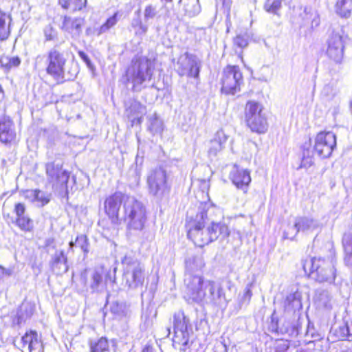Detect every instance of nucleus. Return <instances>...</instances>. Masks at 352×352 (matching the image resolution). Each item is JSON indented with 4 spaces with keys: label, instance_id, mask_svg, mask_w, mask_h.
Instances as JSON below:
<instances>
[{
    "label": "nucleus",
    "instance_id": "nucleus-52",
    "mask_svg": "<svg viewBox=\"0 0 352 352\" xmlns=\"http://www.w3.org/2000/svg\"><path fill=\"white\" fill-rule=\"evenodd\" d=\"M14 212L17 216V218L25 216V205L21 203L16 204L14 207Z\"/></svg>",
    "mask_w": 352,
    "mask_h": 352
},
{
    "label": "nucleus",
    "instance_id": "nucleus-1",
    "mask_svg": "<svg viewBox=\"0 0 352 352\" xmlns=\"http://www.w3.org/2000/svg\"><path fill=\"white\" fill-rule=\"evenodd\" d=\"M187 294L196 302H204L219 308H226L227 299L221 282L204 280L203 276H190L187 279Z\"/></svg>",
    "mask_w": 352,
    "mask_h": 352
},
{
    "label": "nucleus",
    "instance_id": "nucleus-32",
    "mask_svg": "<svg viewBox=\"0 0 352 352\" xmlns=\"http://www.w3.org/2000/svg\"><path fill=\"white\" fill-rule=\"evenodd\" d=\"M179 3L183 6L184 14L189 17L197 16L201 11L199 0H179Z\"/></svg>",
    "mask_w": 352,
    "mask_h": 352
},
{
    "label": "nucleus",
    "instance_id": "nucleus-23",
    "mask_svg": "<svg viewBox=\"0 0 352 352\" xmlns=\"http://www.w3.org/2000/svg\"><path fill=\"white\" fill-rule=\"evenodd\" d=\"M204 266V263L201 257L195 256L190 257L186 260V273L184 278V283L187 287L186 279L188 276H202L199 272Z\"/></svg>",
    "mask_w": 352,
    "mask_h": 352
},
{
    "label": "nucleus",
    "instance_id": "nucleus-62",
    "mask_svg": "<svg viewBox=\"0 0 352 352\" xmlns=\"http://www.w3.org/2000/svg\"><path fill=\"white\" fill-rule=\"evenodd\" d=\"M0 274L1 275H10V272L9 270L5 269L4 267L0 266Z\"/></svg>",
    "mask_w": 352,
    "mask_h": 352
},
{
    "label": "nucleus",
    "instance_id": "nucleus-8",
    "mask_svg": "<svg viewBox=\"0 0 352 352\" xmlns=\"http://www.w3.org/2000/svg\"><path fill=\"white\" fill-rule=\"evenodd\" d=\"M122 284L131 289L142 288L145 280L144 266L132 252L122 258Z\"/></svg>",
    "mask_w": 352,
    "mask_h": 352
},
{
    "label": "nucleus",
    "instance_id": "nucleus-17",
    "mask_svg": "<svg viewBox=\"0 0 352 352\" xmlns=\"http://www.w3.org/2000/svg\"><path fill=\"white\" fill-rule=\"evenodd\" d=\"M202 62L197 55L186 52L180 56L177 62L176 72L180 76L199 78Z\"/></svg>",
    "mask_w": 352,
    "mask_h": 352
},
{
    "label": "nucleus",
    "instance_id": "nucleus-60",
    "mask_svg": "<svg viewBox=\"0 0 352 352\" xmlns=\"http://www.w3.org/2000/svg\"><path fill=\"white\" fill-rule=\"evenodd\" d=\"M114 23H103L102 25H101L100 30L98 32V35H100V34L106 32L108 30L112 25Z\"/></svg>",
    "mask_w": 352,
    "mask_h": 352
},
{
    "label": "nucleus",
    "instance_id": "nucleus-39",
    "mask_svg": "<svg viewBox=\"0 0 352 352\" xmlns=\"http://www.w3.org/2000/svg\"><path fill=\"white\" fill-rule=\"evenodd\" d=\"M283 0H265L264 9L266 12L278 14V12L282 8Z\"/></svg>",
    "mask_w": 352,
    "mask_h": 352
},
{
    "label": "nucleus",
    "instance_id": "nucleus-38",
    "mask_svg": "<svg viewBox=\"0 0 352 352\" xmlns=\"http://www.w3.org/2000/svg\"><path fill=\"white\" fill-rule=\"evenodd\" d=\"M16 224L21 230L25 232H30L34 228L33 221L26 215L16 218Z\"/></svg>",
    "mask_w": 352,
    "mask_h": 352
},
{
    "label": "nucleus",
    "instance_id": "nucleus-63",
    "mask_svg": "<svg viewBox=\"0 0 352 352\" xmlns=\"http://www.w3.org/2000/svg\"><path fill=\"white\" fill-rule=\"evenodd\" d=\"M309 25L310 23H304L302 25L300 26V30L307 29L309 30V32H311V30L313 28V27L310 26Z\"/></svg>",
    "mask_w": 352,
    "mask_h": 352
},
{
    "label": "nucleus",
    "instance_id": "nucleus-47",
    "mask_svg": "<svg viewBox=\"0 0 352 352\" xmlns=\"http://www.w3.org/2000/svg\"><path fill=\"white\" fill-rule=\"evenodd\" d=\"M299 232L300 231L298 230L296 226V222L294 221L293 225L289 224L287 226V229L284 231L283 236L285 239H293Z\"/></svg>",
    "mask_w": 352,
    "mask_h": 352
},
{
    "label": "nucleus",
    "instance_id": "nucleus-45",
    "mask_svg": "<svg viewBox=\"0 0 352 352\" xmlns=\"http://www.w3.org/2000/svg\"><path fill=\"white\" fill-rule=\"evenodd\" d=\"M302 19L306 22H317L318 15L312 8L306 7L305 8L304 16H302Z\"/></svg>",
    "mask_w": 352,
    "mask_h": 352
},
{
    "label": "nucleus",
    "instance_id": "nucleus-12",
    "mask_svg": "<svg viewBox=\"0 0 352 352\" xmlns=\"http://www.w3.org/2000/svg\"><path fill=\"white\" fill-rule=\"evenodd\" d=\"M245 120L252 132L264 133L268 128L267 118L261 104L248 101L245 108Z\"/></svg>",
    "mask_w": 352,
    "mask_h": 352
},
{
    "label": "nucleus",
    "instance_id": "nucleus-56",
    "mask_svg": "<svg viewBox=\"0 0 352 352\" xmlns=\"http://www.w3.org/2000/svg\"><path fill=\"white\" fill-rule=\"evenodd\" d=\"M0 66L5 70H10L9 56H3L0 58Z\"/></svg>",
    "mask_w": 352,
    "mask_h": 352
},
{
    "label": "nucleus",
    "instance_id": "nucleus-49",
    "mask_svg": "<svg viewBox=\"0 0 352 352\" xmlns=\"http://www.w3.org/2000/svg\"><path fill=\"white\" fill-rule=\"evenodd\" d=\"M78 54L80 56V58L85 62L87 67L91 71L95 70V67H94V64L91 63L90 58H89V56H87V54L85 52H84L83 51L79 50L78 52Z\"/></svg>",
    "mask_w": 352,
    "mask_h": 352
},
{
    "label": "nucleus",
    "instance_id": "nucleus-50",
    "mask_svg": "<svg viewBox=\"0 0 352 352\" xmlns=\"http://www.w3.org/2000/svg\"><path fill=\"white\" fill-rule=\"evenodd\" d=\"M10 23H0V40L6 39L10 34Z\"/></svg>",
    "mask_w": 352,
    "mask_h": 352
},
{
    "label": "nucleus",
    "instance_id": "nucleus-48",
    "mask_svg": "<svg viewBox=\"0 0 352 352\" xmlns=\"http://www.w3.org/2000/svg\"><path fill=\"white\" fill-rule=\"evenodd\" d=\"M336 88L333 83L325 85L322 90V95L327 98H333L336 95Z\"/></svg>",
    "mask_w": 352,
    "mask_h": 352
},
{
    "label": "nucleus",
    "instance_id": "nucleus-3",
    "mask_svg": "<svg viewBox=\"0 0 352 352\" xmlns=\"http://www.w3.org/2000/svg\"><path fill=\"white\" fill-rule=\"evenodd\" d=\"M154 60L146 56H135L126 70L123 80L133 91L139 92L147 87L153 76Z\"/></svg>",
    "mask_w": 352,
    "mask_h": 352
},
{
    "label": "nucleus",
    "instance_id": "nucleus-36",
    "mask_svg": "<svg viewBox=\"0 0 352 352\" xmlns=\"http://www.w3.org/2000/svg\"><path fill=\"white\" fill-rule=\"evenodd\" d=\"M110 311L115 317L122 318L126 316L128 309L123 302H113L110 306Z\"/></svg>",
    "mask_w": 352,
    "mask_h": 352
},
{
    "label": "nucleus",
    "instance_id": "nucleus-40",
    "mask_svg": "<svg viewBox=\"0 0 352 352\" xmlns=\"http://www.w3.org/2000/svg\"><path fill=\"white\" fill-rule=\"evenodd\" d=\"M45 41H58V30L50 23L45 26L43 30Z\"/></svg>",
    "mask_w": 352,
    "mask_h": 352
},
{
    "label": "nucleus",
    "instance_id": "nucleus-5",
    "mask_svg": "<svg viewBox=\"0 0 352 352\" xmlns=\"http://www.w3.org/2000/svg\"><path fill=\"white\" fill-rule=\"evenodd\" d=\"M147 220L146 208L144 204L133 197H126L123 203L122 221L131 231H141Z\"/></svg>",
    "mask_w": 352,
    "mask_h": 352
},
{
    "label": "nucleus",
    "instance_id": "nucleus-30",
    "mask_svg": "<svg viewBox=\"0 0 352 352\" xmlns=\"http://www.w3.org/2000/svg\"><path fill=\"white\" fill-rule=\"evenodd\" d=\"M333 340L349 339L351 335V327L347 323L343 322L338 327H332L329 336Z\"/></svg>",
    "mask_w": 352,
    "mask_h": 352
},
{
    "label": "nucleus",
    "instance_id": "nucleus-6",
    "mask_svg": "<svg viewBox=\"0 0 352 352\" xmlns=\"http://www.w3.org/2000/svg\"><path fill=\"white\" fill-rule=\"evenodd\" d=\"M47 73L57 80H71L76 76V69L68 67L67 54L56 45L47 53Z\"/></svg>",
    "mask_w": 352,
    "mask_h": 352
},
{
    "label": "nucleus",
    "instance_id": "nucleus-46",
    "mask_svg": "<svg viewBox=\"0 0 352 352\" xmlns=\"http://www.w3.org/2000/svg\"><path fill=\"white\" fill-rule=\"evenodd\" d=\"M274 352H289V341L287 340H276Z\"/></svg>",
    "mask_w": 352,
    "mask_h": 352
},
{
    "label": "nucleus",
    "instance_id": "nucleus-64",
    "mask_svg": "<svg viewBox=\"0 0 352 352\" xmlns=\"http://www.w3.org/2000/svg\"><path fill=\"white\" fill-rule=\"evenodd\" d=\"M74 247H77L76 243V241H71L69 242V250L70 251H73Z\"/></svg>",
    "mask_w": 352,
    "mask_h": 352
},
{
    "label": "nucleus",
    "instance_id": "nucleus-35",
    "mask_svg": "<svg viewBox=\"0 0 352 352\" xmlns=\"http://www.w3.org/2000/svg\"><path fill=\"white\" fill-rule=\"evenodd\" d=\"M252 38L253 34L252 31L247 30L245 32H241L236 34V37L234 38V44L239 48L243 49L248 45L249 40Z\"/></svg>",
    "mask_w": 352,
    "mask_h": 352
},
{
    "label": "nucleus",
    "instance_id": "nucleus-53",
    "mask_svg": "<svg viewBox=\"0 0 352 352\" xmlns=\"http://www.w3.org/2000/svg\"><path fill=\"white\" fill-rule=\"evenodd\" d=\"M133 28L136 34H144L147 30L145 23H134Z\"/></svg>",
    "mask_w": 352,
    "mask_h": 352
},
{
    "label": "nucleus",
    "instance_id": "nucleus-20",
    "mask_svg": "<svg viewBox=\"0 0 352 352\" xmlns=\"http://www.w3.org/2000/svg\"><path fill=\"white\" fill-rule=\"evenodd\" d=\"M125 114L131 122V125L140 124L142 116L146 113V107L135 100H131L125 103Z\"/></svg>",
    "mask_w": 352,
    "mask_h": 352
},
{
    "label": "nucleus",
    "instance_id": "nucleus-2",
    "mask_svg": "<svg viewBox=\"0 0 352 352\" xmlns=\"http://www.w3.org/2000/svg\"><path fill=\"white\" fill-rule=\"evenodd\" d=\"M206 218L207 214L204 209L198 212L195 218L187 213L186 227L188 237L199 247L209 244L219 236L224 239L230 234L228 227L224 223H212L210 226L205 228Z\"/></svg>",
    "mask_w": 352,
    "mask_h": 352
},
{
    "label": "nucleus",
    "instance_id": "nucleus-9",
    "mask_svg": "<svg viewBox=\"0 0 352 352\" xmlns=\"http://www.w3.org/2000/svg\"><path fill=\"white\" fill-rule=\"evenodd\" d=\"M173 345L181 352H192V341L190 342V334H192V327L190 320L182 311H179L173 315Z\"/></svg>",
    "mask_w": 352,
    "mask_h": 352
},
{
    "label": "nucleus",
    "instance_id": "nucleus-21",
    "mask_svg": "<svg viewBox=\"0 0 352 352\" xmlns=\"http://www.w3.org/2000/svg\"><path fill=\"white\" fill-rule=\"evenodd\" d=\"M16 136L14 124L12 120L7 116L0 119V142L3 144L12 142Z\"/></svg>",
    "mask_w": 352,
    "mask_h": 352
},
{
    "label": "nucleus",
    "instance_id": "nucleus-37",
    "mask_svg": "<svg viewBox=\"0 0 352 352\" xmlns=\"http://www.w3.org/2000/svg\"><path fill=\"white\" fill-rule=\"evenodd\" d=\"M148 129L153 135L160 133L163 131V122L156 115H154L149 118Z\"/></svg>",
    "mask_w": 352,
    "mask_h": 352
},
{
    "label": "nucleus",
    "instance_id": "nucleus-61",
    "mask_svg": "<svg viewBox=\"0 0 352 352\" xmlns=\"http://www.w3.org/2000/svg\"><path fill=\"white\" fill-rule=\"evenodd\" d=\"M314 329L312 327H311V325H310V323L309 322L308 323V326H307V332H306V334L307 335H311L312 338H318V336H314Z\"/></svg>",
    "mask_w": 352,
    "mask_h": 352
},
{
    "label": "nucleus",
    "instance_id": "nucleus-34",
    "mask_svg": "<svg viewBox=\"0 0 352 352\" xmlns=\"http://www.w3.org/2000/svg\"><path fill=\"white\" fill-rule=\"evenodd\" d=\"M336 12L342 18H349L352 14V0H337Z\"/></svg>",
    "mask_w": 352,
    "mask_h": 352
},
{
    "label": "nucleus",
    "instance_id": "nucleus-29",
    "mask_svg": "<svg viewBox=\"0 0 352 352\" xmlns=\"http://www.w3.org/2000/svg\"><path fill=\"white\" fill-rule=\"evenodd\" d=\"M295 222L298 230L303 232H312L319 226L318 221L307 217H298L296 218Z\"/></svg>",
    "mask_w": 352,
    "mask_h": 352
},
{
    "label": "nucleus",
    "instance_id": "nucleus-54",
    "mask_svg": "<svg viewBox=\"0 0 352 352\" xmlns=\"http://www.w3.org/2000/svg\"><path fill=\"white\" fill-rule=\"evenodd\" d=\"M252 283H249L246 285L245 290H244L243 296V300L244 301L249 302L250 300V298L252 296Z\"/></svg>",
    "mask_w": 352,
    "mask_h": 352
},
{
    "label": "nucleus",
    "instance_id": "nucleus-18",
    "mask_svg": "<svg viewBox=\"0 0 352 352\" xmlns=\"http://www.w3.org/2000/svg\"><path fill=\"white\" fill-rule=\"evenodd\" d=\"M125 199L124 195L120 192H116L107 197L104 201L105 213L115 225L121 223L122 216H120V209L122 204Z\"/></svg>",
    "mask_w": 352,
    "mask_h": 352
},
{
    "label": "nucleus",
    "instance_id": "nucleus-7",
    "mask_svg": "<svg viewBox=\"0 0 352 352\" xmlns=\"http://www.w3.org/2000/svg\"><path fill=\"white\" fill-rule=\"evenodd\" d=\"M302 267L311 278L319 283H332L336 276L335 261L333 259L310 258L303 262Z\"/></svg>",
    "mask_w": 352,
    "mask_h": 352
},
{
    "label": "nucleus",
    "instance_id": "nucleus-33",
    "mask_svg": "<svg viewBox=\"0 0 352 352\" xmlns=\"http://www.w3.org/2000/svg\"><path fill=\"white\" fill-rule=\"evenodd\" d=\"M62 8L71 12L81 10L85 8L87 0H58Z\"/></svg>",
    "mask_w": 352,
    "mask_h": 352
},
{
    "label": "nucleus",
    "instance_id": "nucleus-24",
    "mask_svg": "<svg viewBox=\"0 0 352 352\" xmlns=\"http://www.w3.org/2000/svg\"><path fill=\"white\" fill-rule=\"evenodd\" d=\"M39 345L37 333L34 331H30L22 336L19 343L18 348L20 349L22 352H32L36 349Z\"/></svg>",
    "mask_w": 352,
    "mask_h": 352
},
{
    "label": "nucleus",
    "instance_id": "nucleus-59",
    "mask_svg": "<svg viewBox=\"0 0 352 352\" xmlns=\"http://www.w3.org/2000/svg\"><path fill=\"white\" fill-rule=\"evenodd\" d=\"M215 352H228V348L226 344L223 342H220L216 346Z\"/></svg>",
    "mask_w": 352,
    "mask_h": 352
},
{
    "label": "nucleus",
    "instance_id": "nucleus-27",
    "mask_svg": "<svg viewBox=\"0 0 352 352\" xmlns=\"http://www.w3.org/2000/svg\"><path fill=\"white\" fill-rule=\"evenodd\" d=\"M35 307L31 302H23L17 310L16 315L13 320L14 323L20 325L25 322L32 316Z\"/></svg>",
    "mask_w": 352,
    "mask_h": 352
},
{
    "label": "nucleus",
    "instance_id": "nucleus-4",
    "mask_svg": "<svg viewBox=\"0 0 352 352\" xmlns=\"http://www.w3.org/2000/svg\"><path fill=\"white\" fill-rule=\"evenodd\" d=\"M336 148V136L331 131H321L315 138L314 148L311 147V139L305 142L302 146V160L299 168H307L314 164V153L316 152L321 158L329 157Z\"/></svg>",
    "mask_w": 352,
    "mask_h": 352
},
{
    "label": "nucleus",
    "instance_id": "nucleus-15",
    "mask_svg": "<svg viewBox=\"0 0 352 352\" xmlns=\"http://www.w3.org/2000/svg\"><path fill=\"white\" fill-rule=\"evenodd\" d=\"M221 83V91L226 94L234 95L240 91L243 78L239 66L227 65L223 70Z\"/></svg>",
    "mask_w": 352,
    "mask_h": 352
},
{
    "label": "nucleus",
    "instance_id": "nucleus-44",
    "mask_svg": "<svg viewBox=\"0 0 352 352\" xmlns=\"http://www.w3.org/2000/svg\"><path fill=\"white\" fill-rule=\"evenodd\" d=\"M76 243L77 247H79L81 250L84 252L85 255H87L89 252V240L86 235L80 234L76 238Z\"/></svg>",
    "mask_w": 352,
    "mask_h": 352
},
{
    "label": "nucleus",
    "instance_id": "nucleus-19",
    "mask_svg": "<svg viewBox=\"0 0 352 352\" xmlns=\"http://www.w3.org/2000/svg\"><path fill=\"white\" fill-rule=\"evenodd\" d=\"M229 178L232 184L244 193L248 190L249 185L251 182L250 173L246 169H241L238 166H234L231 170Z\"/></svg>",
    "mask_w": 352,
    "mask_h": 352
},
{
    "label": "nucleus",
    "instance_id": "nucleus-31",
    "mask_svg": "<svg viewBox=\"0 0 352 352\" xmlns=\"http://www.w3.org/2000/svg\"><path fill=\"white\" fill-rule=\"evenodd\" d=\"M342 245L344 251V261L348 267H352V233H344L342 237Z\"/></svg>",
    "mask_w": 352,
    "mask_h": 352
},
{
    "label": "nucleus",
    "instance_id": "nucleus-14",
    "mask_svg": "<svg viewBox=\"0 0 352 352\" xmlns=\"http://www.w3.org/2000/svg\"><path fill=\"white\" fill-rule=\"evenodd\" d=\"M298 319V316L285 314L284 320L281 325H279L278 318L276 311H274L270 317L268 327L269 331L277 334H287L291 337H296L299 333L300 324Z\"/></svg>",
    "mask_w": 352,
    "mask_h": 352
},
{
    "label": "nucleus",
    "instance_id": "nucleus-57",
    "mask_svg": "<svg viewBox=\"0 0 352 352\" xmlns=\"http://www.w3.org/2000/svg\"><path fill=\"white\" fill-rule=\"evenodd\" d=\"M10 69L12 67H16L21 64V59L18 56L9 57Z\"/></svg>",
    "mask_w": 352,
    "mask_h": 352
},
{
    "label": "nucleus",
    "instance_id": "nucleus-51",
    "mask_svg": "<svg viewBox=\"0 0 352 352\" xmlns=\"http://www.w3.org/2000/svg\"><path fill=\"white\" fill-rule=\"evenodd\" d=\"M38 189H30L23 192V196L26 199H28L32 203L35 201V195Z\"/></svg>",
    "mask_w": 352,
    "mask_h": 352
},
{
    "label": "nucleus",
    "instance_id": "nucleus-10",
    "mask_svg": "<svg viewBox=\"0 0 352 352\" xmlns=\"http://www.w3.org/2000/svg\"><path fill=\"white\" fill-rule=\"evenodd\" d=\"M350 38L346 34L344 27L333 28L326 41L327 56L337 64L342 62L345 45Z\"/></svg>",
    "mask_w": 352,
    "mask_h": 352
},
{
    "label": "nucleus",
    "instance_id": "nucleus-43",
    "mask_svg": "<svg viewBox=\"0 0 352 352\" xmlns=\"http://www.w3.org/2000/svg\"><path fill=\"white\" fill-rule=\"evenodd\" d=\"M319 303L322 305L324 308H331V296L328 291H322L317 297Z\"/></svg>",
    "mask_w": 352,
    "mask_h": 352
},
{
    "label": "nucleus",
    "instance_id": "nucleus-58",
    "mask_svg": "<svg viewBox=\"0 0 352 352\" xmlns=\"http://www.w3.org/2000/svg\"><path fill=\"white\" fill-rule=\"evenodd\" d=\"M7 19L10 21L9 22L11 21L10 15L0 10V22H6Z\"/></svg>",
    "mask_w": 352,
    "mask_h": 352
},
{
    "label": "nucleus",
    "instance_id": "nucleus-28",
    "mask_svg": "<svg viewBox=\"0 0 352 352\" xmlns=\"http://www.w3.org/2000/svg\"><path fill=\"white\" fill-rule=\"evenodd\" d=\"M91 352H115L114 344L111 343L106 338L101 337L98 340L89 342Z\"/></svg>",
    "mask_w": 352,
    "mask_h": 352
},
{
    "label": "nucleus",
    "instance_id": "nucleus-11",
    "mask_svg": "<svg viewBox=\"0 0 352 352\" xmlns=\"http://www.w3.org/2000/svg\"><path fill=\"white\" fill-rule=\"evenodd\" d=\"M115 272L116 269H114L112 282L115 280ZM108 276H110V273H107L102 267H96L93 270L86 269L81 273L80 281L87 290L89 289L93 293L102 292L107 284ZM109 280L111 282V277H109Z\"/></svg>",
    "mask_w": 352,
    "mask_h": 352
},
{
    "label": "nucleus",
    "instance_id": "nucleus-22",
    "mask_svg": "<svg viewBox=\"0 0 352 352\" xmlns=\"http://www.w3.org/2000/svg\"><path fill=\"white\" fill-rule=\"evenodd\" d=\"M228 135L223 130L221 129L216 132L213 138L208 144V153L210 157H215L225 147L228 141Z\"/></svg>",
    "mask_w": 352,
    "mask_h": 352
},
{
    "label": "nucleus",
    "instance_id": "nucleus-41",
    "mask_svg": "<svg viewBox=\"0 0 352 352\" xmlns=\"http://www.w3.org/2000/svg\"><path fill=\"white\" fill-rule=\"evenodd\" d=\"M50 201V195L43 192L40 190H37L35 195V201L34 204L38 207H43L47 204Z\"/></svg>",
    "mask_w": 352,
    "mask_h": 352
},
{
    "label": "nucleus",
    "instance_id": "nucleus-25",
    "mask_svg": "<svg viewBox=\"0 0 352 352\" xmlns=\"http://www.w3.org/2000/svg\"><path fill=\"white\" fill-rule=\"evenodd\" d=\"M50 265L57 274L66 273L68 270L67 258L63 250L56 251L52 256Z\"/></svg>",
    "mask_w": 352,
    "mask_h": 352
},
{
    "label": "nucleus",
    "instance_id": "nucleus-26",
    "mask_svg": "<svg viewBox=\"0 0 352 352\" xmlns=\"http://www.w3.org/2000/svg\"><path fill=\"white\" fill-rule=\"evenodd\" d=\"M302 307L300 294L298 292L289 294L284 301L285 314L296 315V311Z\"/></svg>",
    "mask_w": 352,
    "mask_h": 352
},
{
    "label": "nucleus",
    "instance_id": "nucleus-16",
    "mask_svg": "<svg viewBox=\"0 0 352 352\" xmlns=\"http://www.w3.org/2000/svg\"><path fill=\"white\" fill-rule=\"evenodd\" d=\"M169 177V174L162 168L152 170L147 177L149 192L158 197L168 193L170 188Z\"/></svg>",
    "mask_w": 352,
    "mask_h": 352
},
{
    "label": "nucleus",
    "instance_id": "nucleus-42",
    "mask_svg": "<svg viewBox=\"0 0 352 352\" xmlns=\"http://www.w3.org/2000/svg\"><path fill=\"white\" fill-rule=\"evenodd\" d=\"M157 8L156 5H147L144 10V19L145 21L159 19V17H157L158 14Z\"/></svg>",
    "mask_w": 352,
    "mask_h": 352
},
{
    "label": "nucleus",
    "instance_id": "nucleus-55",
    "mask_svg": "<svg viewBox=\"0 0 352 352\" xmlns=\"http://www.w3.org/2000/svg\"><path fill=\"white\" fill-rule=\"evenodd\" d=\"M123 15H124L123 12L118 11V12H115L111 17L108 18L105 22L110 23V22H116L120 20H124V17H122Z\"/></svg>",
    "mask_w": 352,
    "mask_h": 352
},
{
    "label": "nucleus",
    "instance_id": "nucleus-13",
    "mask_svg": "<svg viewBox=\"0 0 352 352\" xmlns=\"http://www.w3.org/2000/svg\"><path fill=\"white\" fill-rule=\"evenodd\" d=\"M45 171L47 181L52 184V188L60 190V193L63 194V197H67L69 173L63 169L62 164L54 162L46 164Z\"/></svg>",
    "mask_w": 352,
    "mask_h": 352
}]
</instances>
